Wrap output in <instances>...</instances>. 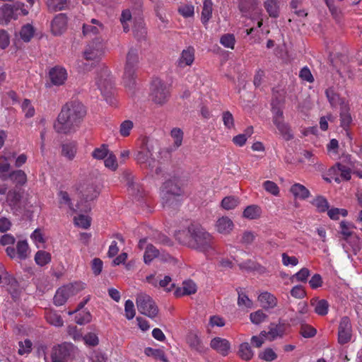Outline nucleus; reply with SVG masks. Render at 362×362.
<instances>
[{
  "mask_svg": "<svg viewBox=\"0 0 362 362\" xmlns=\"http://www.w3.org/2000/svg\"><path fill=\"white\" fill-rule=\"evenodd\" d=\"M300 334L305 338H311L316 335L315 328L308 324H302L300 328Z\"/></svg>",
  "mask_w": 362,
  "mask_h": 362,
  "instance_id": "49",
  "label": "nucleus"
},
{
  "mask_svg": "<svg viewBox=\"0 0 362 362\" xmlns=\"http://www.w3.org/2000/svg\"><path fill=\"white\" fill-rule=\"evenodd\" d=\"M312 204L317 208V211L320 213L327 211L329 207L328 201L322 196H317L315 198L312 202Z\"/></svg>",
  "mask_w": 362,
  "mask_h": 362,
  "instance_id": "37",
  "label": "nucleus"
},
{
  "mask_svg": "<svg viewBox=\"0 0 362 362\" xmlns=\"http://www.w3.org/2000/svg\"><path fill=\"white\" fill-rule=\"evenodd\" d=\"M136 303L141 314L152 319L158 315V308L150 296L145 293L138 294Z\"/></svg>",
  "mask_w": 362,
  "mask_h": 362,
  "instance_id": "5",
  "label": "nucleus"
},
{
  "mask_svg": "<svg viewBox=\"0 0 362 362\" xmlns=\"http://www.w3.org/2000/svg\"><path fill=\"white\" fill-rule=\"evenodd\" d=\"M9 177L19 185H23L27 182L26 174L21 170L11 172L9 175Z\"/></svg>",
  "mask_w": 362,
  "mask_h": 362,
  "instance_id": "44",
  "label": "nucleus"
},
{
  "mask_svg": "<svg viewBox=\"0 0 362 362\" xmlns=\"http://www.w3.org/2000/svg\"><path fill=\"white\" fill-rule=\"evenodd\" d=\"M3 281L7 286V291L11 294L12 298L16 301L20 297L21 291L20 285L16 279L8 272L4 270Z\"/></svg>",
  "mask_w": 362,
  "mask_h": 362,
  "instance_id": "11",
  "label": "nucleus"
},
{
  "mask_svg": "<svg viewBox=\"0 0 362 362\" xmlns=\"http://www.w3.org/2000/svg\"><path fill=\"white\" fill-rule=\"evenodd\" d=\"M144 352L148 356H153L155 358L160 359V361L164 362L168 361L164 351L160 349H156L151 347H147L145 349Z\"/></svg>",
  "mask_w": 362,
  "mask_h": 362,
  "instance_id": "45",
  "label": "nucleus"
},
{
  "mask_svg": "<svg viewBox=\"0 0 362 362\" xmlns=\"http://www.w3.org/2000/svg\"><path fill=\"white\" fill-rule=\"evenodd\" d=\"M103 265V261L100 258L95 257L91 261V269L95 276L101 273Z\"/></svg>",
  "mask_w": 362,
  "mask_h": 362,
  "instance_id": "64",
  "label": "nucleus"
},
{
  "mask_svg": "<svg viewBox=\"0 0 362 362\" xmlns=\"http://www.w3.org/2000/svg\"><path fill=\"white\" fill-rule=\"evenodd\" d=\"M170 90L169 86L158 78H153L150 86L149 98L155 104L163 106L169 100Z\"/></svg>",
  "mask_w": 362,
  "mask_h": 362,
  "instance_id": "4",
  "label": "nucleus"
},
{
  "mask_svg": "<svg viewBox=\"0 0 362 362\" xmlns=\"http://www.w3.org/2000/svg\"><path fill=\"white\" fill-rule=\"evenodd\" d=\"M261 215V209L257 205L247 206L243 211V216L249 219H256Z\"/></svg>",
  "mask_w": 362,
  "mask_h": 362,
  "instance_id": "38",
  "label": "nucleus"
},
{
  "mask_svg": "<svg viewBox=\"0 0 362 362\" xmlns=\"http://www.w3.org/2000/svg\"><path fill=\"white\" fill-rule=\"evenodd\" d=\"M160 192L183 196L184 189L180 178L178 176H173L165 180L160 187Z\"/></svg>",
  "mask_w": 362,
  "mask_h": 362,
  "instance_id": "8",
  "label": "nucleus"
},
{
  "mask_svg": "<svg viewBox=\"0 0 362 362\" xmlns=\"http://www.w3.org/2000/svg\"><path fill=\"white\" fill-rule=\"evenodd\" d=\"M108 153L107 146L103 144L100 148H97L93 151L92 156L95 159L100 160L105 158Z\"/></svg>",
  "mask_w": 362,
  "mask_h": 362,
  "instance_id": "56",
  "label": "nucleus"
},
{
  "mask_svg": "<svg viewBox=\"0 0 362 362\" xmlns=\"http://www.w3.org/2000/svg\"><path fill=\"white\" fill-rule=\"evenodd\" d=\"M216 228L219 233L228 234L233 228V223L228 216H222L217 220Z\"/></svg>",
  "mask_w": 362,
  "mask_h": 362,
  "instance_id": "20",
  "label": "nucleus"
},
{
  "mask_svg": "<svg viewBox=\"0 0 362 362\" xmlns=\"http://www.w3.org/2000/svg\"><path fill=\"white\" fill-rule=\"evenodd\" d=\"M92 320V315L89 311H82L78 313L75 317V322L78 325H85L90 322Z\"/></svg>",
  "mask_w": 362,
  "mask_h": 362,
  "instance_id": "51",
  "label": "nucleus"
},
{
  "mask_svg": "<svg viewBox=\"0 0 362 362\" xmlns=\"http://www.w3.org/2000/svg\"><path fill=\"white\" fill-rule=\"evenodd\" d=\"M103 30V25H99V26H95L93 25L83 24V34L85 36L88 35H98Z\"/></svg>",
  "mask_w": 362,
  "mask_h": 362,
  "instance_id": "48",
  "label": "nucleus"
},
{
  "mask_svg": "<svg viewBox=\"0 0 362 362\" xmlns=\"http://www.w3.org/2000/svg\"><path fill=\"white\" fill-rule=\"evenodd\" d=\"M326 96L331 104L332 106H336L338 104L340 105L341 102H344L341 100L339 98V95L336 93L332 88H329L325 90Z\"/></svg>",
  "mask_w": 362,
  "mask_h": 362,
  "instance_id": "47",
  "label": "nucleus"
},
{
  "mask_svg": "<svg viewBox=\"0 0 362 362\" xmlns=\"http://www.w3.org/2000/svg\"><path fill=\"white\" fill-rule=\"evenodd\" d=\"M178 12L185 18L192 17L194 13V7L192 4H184L178 8Z\"/></svg>",
  "mask_w": 362,
  "mask_h": 362,
  "instance_id": "59",
  "label": "nucleus"
},
{
  "mask_svg": "<svg viewBox=\"0 0 362 362\" xmlns=\"http://www.w3.org/2000/svg\"><path fill=\"white\" fill-rule=\"evenodd\" d=\"M339 227L340 233L346 241H348L349 238L354 234L353 229L356 228L354 223L346 221H341L339 223Z\"/></svg>",
  "mask_w": 362,
  "mask_h": 362,
  "instance_id": "32",
  "label": "nucleus"
},
{
  "mask_svg": "<svg viewBox=\"0 0 362 362\" xmlns=\"http://www.w3.org/2000/svg\"><path fill=\"white\" fill-rule=\"evenodd\" d=\"M66 0H47V6L51 13L57 12L64 9Z\"/></svg>",
  "mask_w": 362,
  "mask_h": 362,
  "instance_id": "41",
  "label": "nucleus"
},
{
  "mask_svg": "<svg viewBox=\"0 0 362 362\" xmlns=\"http://www.w3.org/2000/svg\"><path fill=\"white\" fill-rule=\"evenodd\" d=\"M259 358L265 361H272L277 358L276 354L271 348H267L259 353Z\"/></svg>",
  "mask_w": 362,
  "mask_h": 362,
  "instance_id": "61",
  "label": "nucleus"
},
{
  "mask_svg": "<svg viewBox=\"0 0 362 362\" xmlns=\"http://www.w3.org/2000/svg\"><path fill=\"white\" fill-rule=\"evenodd\" d=\"M104 54L103 40L100 37H95L88 45L83 52L86 60L96 61Z\"/></svg>",
  "mask_w": 362,
  "mask_h": 362,
  "instance_id": "6",
  "label": "nucleus"
},
{
  "mask_svg": "<svg viewBox=\"0 0 362 362\" xmlns=\"http://www.w3.org/2000/svg\"><path fill=\"white\" fill-rule=\"evenodd\" d=\"M211 347L223 356H227L230 349V343L228 340L220 337H215L211 341Z\"/></svg>",
  "mask_w": 362,
  "mask_h": 362,
  "instance_id": "18",
  "label": "nucleus"
},
{
  "mask_svg": "<svg viewBox=\"0 0 362 362\" xmlns=\"http://www.w3.org/2000/svg\"><path fill=\"white\" fill-rule=\"evenodd\" d=\"M49 76L51 82L55 86L64 84L67 78L66 69L58 66H56L49 70Z\"/></svg>",
  "mask_w": 362,
  "mask_h": 362,
  "instance_id": "16",
  "label": "nucleus"
},
{
  "mask_svg": "<svg viewBox=\"0 0 362 362\" xmlns=\"http://www.w3.org/2000/svg\"><path fill=\"white\" fill-rule=\"evenodd\" d=\"M134 127L131 120H125L120 124L119 133L122 136H127Z\"/></svg>",
  "mask_w": 362,
  "mask_h": 362,
  "instance_id": "63",
  "label": "nucleus"
},
{
  "mask_svg": "<svg viewBox=\"0 0 362 362\" xmlns=\"http://www.w3.org/2000/svg\"><path fill=\"white\" fill-rule=\"evenodd\" d=\"M250 320L255 325H259L267 318V315L262 310L252 313L250 315Z\"/></svg>",
  "mask_w": 362,
  "mask_h": 362,
  "instance_id": "58",
  "label": "nucleus"
},
{
  "mask_svg": "<svg viewBox=\"0 0 362 362\" xmlns=\"http://www.w3.org/2000/svg\"><path fill=\"white\" fill-rule=\"evenodd\" d=\"M290 192L296 198L305 199L310 196V191L303 185L296 183L290 188Z\"/></svg>",
  "mask_w": 362,
  "mask_h": 362,
  "instance_id": "26",
  "label": "nucleus"
},
{
  "mask_svg": "<svg viewBox=\"0 0 362 362\" xmlns=\"http://www.w3.org/2000/svg\"><path fill=\"white\" fill-rule=\"evenodd\" d=\"M303 3V0H291L290 3V6L291 9L294 11V13L300 17H305L308 13L305 12L304 9H298V8L301 6Z\"/></svg>",
  "mask_w": 362,
  "mask_h": 362,
  "instance_id": "57",
  "label": "nucleus"
},
{
  "mask_svg": "<svg viewBox=\"0 0 362 362\" xmlns=\"http://www.w3.org/2000/svg\"><path fill=\"white\" fill-rule=\"evenodd\" d=\"M175 237L182 245L202 252H207L214 248L212 235L199 226L191 224L187 230L177 231Z\"/></svg>",
  "mask_w": 362,
  "mask_h": 362,
  "instance_id": "2",
  "label": "nucleus"
},
{
  "mask_svg": "<svg viewBox=\"0 0 362 362\" xmlns=\"http://www.w3.org/2000/svg\"><path fill=\"white\" fill-rule=\"evenodd\" d=\"M238 355L245 361H250L253 356V351L247 342L243 343L239 346Z\"/></svg>",
  "mask_w": 362,
  "mask_h": 362,
  "instance_id": "35",
  "label": "nucleus"
},
{
  "mask_svg": "<svg viewBox=\"0 0 362 362\" xmlns=\"http://www.w3.org/2000/svg\"><path fill=\"white\" fill-rule=\"evenodd\" d=\"M136 160L142 168L148 169L151 172L153 170L156 165V160L153 157V153L147 154L141 149L137 153Z\"/></svg>",
  "mask_w": 362,
  "mask_h": 362,
  "instance_id": "14",
  "label": "nucleus"
},
{
  "mask_svg": "<svg viewBox=\"0 0 362 362\" xmlns=\"http://www.w3.org/2000/svg\"><path fill=\"white\" fill-rule=\"evenodd\" d=\"M220 42L225 47L233 49L235 42V36L230 33L225 34L221 36Z\"/></svg>",
  "mask_w": 362,
  "mask_h": 362,
  "instance_id": "52",
  "label": "nucleus"
},
{
  "mask_svg": "<svg viewBox=\"0 0 362 362\" xmlns=\"http://www.w3.org/2000/svg\"><path fill=\"white\" fill-rule=\"evenodd\" d=\"M23 111L25 112V116L27 118H30L35 115V108L31 105L30 100L28 99H24L21 105Z\"/></svg>",
  "mask_w": 362,
  "mask_h": 362,
  "instance_id": "55",
  "label": "nucleus"
},
{
  "mask_svg": "<svg viewBox=\"0 0 362 362\" xmlns=\"http://www.w3.org/2000/svg\"><path fill=\"white\" fill-rule=\"evenodd\" d=\"M194 59V49L192 47H189L187 49L182 52L181 57L179 59V64L191 65Z\"/></svg>",
  "mask_w": 362,
  "mask_h": 362,
  "instance_id": "33",
  "label": "nucleus"
},
{
  "mask_svg": "<svg viewBox=\"0 0 362 362\" xmlns=\"http://www.w3.org/2000/svg\"><path fill=\"white\" fill-rule=\"evenodd\" d=\"M264 6L272 18H276L279 16V2L277 0H267L264 2Z\"/></svg>",
  "mask_w": 362,
  "mask_h": 362,
  "instance_id": "27",
  "label": "nucleus"
},
{
  "mask_svg": "<svg viewBox=\"0 0 362 362\" xmlns=\"http://www.w3.org/2000/svg\"><path fill=\"white\" fill-rule=\"evenodd\" d=\"M274 124L286 141H290L293 139L294 136L292 133L291 127L288 123H286L284 120L276 121V119L275 123Z\"/></svg>",
  "mask_w": 362,
  "mask_h": 362,
  "instance_id": "23",
  "label": "nucleus"
},
{
  "mask_svg": "<svg viewBox=\"0 0 362 362\" xmlns=\"http://www.w3.org/2000/svg\"><path fill=\"white\" fill-rule=\"evenodd\" d=\"M182 197V195H174L160 192L162 206L164 209L176 210L180 204Z\"/></svg>",
  "mask_w": 362,
  "mask_h": 362,
  "instance_id": "12",
  "label": "nucleus"
},
{
  "mask_svg": "<svg viewBox=\"0 0 362 362\" xmlns=\"http://www.w3.org/2000/svg\"><path fill=\"white\" fill-rule=\"evenodd\" d=\"M34 28L30 24H26L21 28L20 35L24 42H29L34 35Z\"/></svg>",
  "mask_w": 362,
  "mask_h": 362,
  "instance_id": "46",
  "label": "nucleus"
},
{
  "mask_svg": "<svg viewBox=\"0 0 362 362\" xmlns=\"http://www.w3.org/2000/svg\"><path fill=\"white\" fill-rule=\"evenodd\" d=\"M28 245L26 240H20L17 243L16 251L18 257L21 259H25L28 256Z\"/></svg>",
  "mask_w": 362,
  "mask_h": 362,
  "instance_id": "43",
  "label": "nucleus"
},
{
  "mask_svg": "<svg viewBox=\"0 0 362 362\" xmlns=\"http://www.w3.org/2000/svg\"><path fill=\"white\" fill-rule=\"evenodd\" d=\"M238 204V199L234 197H226L223 199L221 202V206L226 210L234 209Z\"/></svg>",
  "mask_w": 362,
  "mask_h": 362,
  "instance_id": "54",
  "label": "nucleus"
},
{
  "mask_svg": "<svg viewBox=\"0 0 362 362\" xmlns=\"http://www.w3.org/2000/svg\"><path fill=\"white\" fill-rule=\"evenodd\" d=\"M76 151L77 146L75 142H70L62 145V155L69 160L74 158Z\"/></svg>",
  "mask_w": 362,
  "mask_h": 362,
  "instance_id": "31",
  "label": "nucleus"
},
{
  "mask_svg": "<svg viewBox=\"0 0 362 362\" xmlns=\"http://www.w3.org/2000/svg\"><path fill=\"white\" fill-rule=\"evenodd\" d=\"M311 305L315 307L314 310L317 315L325 316L328 313L329 305L327 300L313 299Z\"/></svg>",
  "mask_w": 362,
  "mask_h": 362,
  "instance_id": "25",
  "label": "nucleus"
},
{
  "mask_svg": "<svg viewBox=\"0 0 362 362\" xmlns=\"http://www.w3.org/2000/svg\"><path fill=\"white\" fill-rule=\"evenodd\" d=\"M352 328L351 320L349 317H343L338 327V342L340 344H345L351 341L352 336Z\"/></svg>",
  "mask_w": 362,
  "mask_h": 362,
  "instance_id": "10",
  "label": "nucleus"
},
{
  "mask_svg": "<svg viewBox=\"0 0 362 362\" xmlns=\"http://www.w3.org/2000/svg\"><path fill=\"white\" fill-rule=\"evenodd\" d=\"M171 136L174 139V146L178 148L182 145L183 139V132L180 128H173L170 132Z\"/></svg>",
  "mask_w": 362,
  "mask_h": 362,
  "instance_id": "50",
  "label": "nucleus"
},
{
  "mask_svg": "<svg viewBox=\"0 0 362 362\" xmlns=\"http://www.w3.org/2000/svg\"><path fill=\"white\" fill-rule=\"evenodd\" d=\"M243 288L238 287L236 291L238 293V305L239 307L245 306L246 308H252V301L248 298L246 293L243 291Z\"/></svg>",
  "mask_w": 362,
  "mask_h": 362,
  "instance_id": "40",
  "label": "nucleus"
},
{
  "mask_svg": "<svg viewBox=\"0 0 362 362\" xmlns=\"http://www.w3.org/2000/svg\"><path fill=\"white\" fill-rule=\"evenodd\" d=\"M90 221L91 218L83 214H80L78 217L74 218L75 224L84 229H87L90 227Z\"/></svg>",
  "mask_w": 362,
  "mask_h": 362,
  "instance_id": "53",
  "label": "nucleus"
},
{
  "mask_svg": "<svg viewBox=\"0 0 362 362\" xmlns=\"http://www.w3.org/2000/svg\"><path fill=\"white\" fill-rule=\"evenodd\" d=\"M72 346L69 344H62L52 348V362H68L71 357Z\"/></svg>",
  "mask_w": 362,
  "mask_h": 362,
  "instance_id": "9",
  "label": "nucleus"
},
{
  "mask_svg": "<svg viewBox=\"0 0 362 362\" xmlns=\"http://www.w3.org/2000/svg\"><path fill=\"white\" fill-rule=\"evenodd\" d=\"M257 5V0H238V8L243 14H247L254 11Z\"/></svg>",
  "mask_w": 362,
  "mask_h": 362,
  "instance_id": "30",
  "label": "nucleus"
},
{
  "mask_svg": "<svg viewBox=\"0 0 362 362\" xmlns=\"http://www.w3.org/2000/svg\"><path fill=\"white\" fill-rule=\"evenodd\" d=\"M67 27V17L64 13L57 15L52 21L51 30L54 35H62Z\"/></svg>",
  "mask_w": 362,
  "mask_h": 362,
  "instance_id": "15",
  "label": "nucleus"
},
{
  "mask_svg": "<svg viewBox=\"0 0 362 362\" xmlns=\"http://www.w3.org/2000/svg\"><path fill=\"white\" fill-rule=\"evenodd\" d=\"M258 300L264 309L273 308L276 305V298L270 293L264 292L258 296Z\"/></svg>",
  "mask_w": 362,
  "mask_h": 362,
  "instance_id": "24",
  "label": "nucleus"
},
{
  "mask_svg": "<svg viewBox=\"0 0 362 362\" xmlns=\"http://www.w3.org/2000/svg\"><path fill=\"white\" fill-rule=\"evenodd\" d=\"M213 2L211 0H204L202 11L201 21L204 25H206L212 16Z\"/></svg>",
  "mask_w": 362,
  "mask_h": 362,
  "instance_id": "28",
  "label": "nucleus"
},
{
  "mask_svg": "<svg viewBox=\"0 0 362 362\" xmlns=\"http://www.w3.org/2000/svg\"><path fill=\"white\" fill-rule=\"evenodd\" d=\"M187 343L193 351L198 353H202L204 351V346L199 337L195 333L190 332L188 334L187 337Z\"/></svg>",
  "mask_w": 362,
  "mask_h": 362,
  "instance_id": "22",
  "label": "nucleus"
},
{
  "mask_svg": "<svg viewBox=\"0 0 362 362\" xmlns=\"http://www.w3.org/2000/svg\"><path fill=\"white\" fill-rule=\"evenodd\" d=\"M125 317L128 320H132L136 315L134 303L131 300H127L124 304Z\"/></svg>",
  "mask_w": 362,
  "mask_h": 362,
  "instance_id": "62",
  "label": "nucleus"
},
{
  "mask_svg": "<svg viewBox=\"0 0 362 362\" xmlns=\"http://www.w3.org/2000/svg\"><path fill=\"white\" fill-rule=\"evenodd\" d=\"M21 199L22 195L21 192L16 189H10L6 193V202L12 209H15L18 206Z\"/></svg>",
  "mask_w": 362,
  "mask_h": 362,
  "instance_id": "29",
  "label": "nucleus"
},
{
  "mask_svg": "<svg viewBox=\"0 0 362 362\" xmlns=\"http://www.w3.org/2000/svg\"><path fill=\"white\" fill-rule=\"evenodd\" d=\"M159 255V250L152 244L147 245L144 255V260L146 264H149L151 261Z\"/></svg>",
  "mask_w": 362,
  "mask_h": 362,
  "instance_id": "39",
  "label": "nucleus"
},
{
  "mask_svg": "<svg viewBox=\"0 0 362 362\" xmlns=\"http://www.w3.org/2000/svg\"><path fill=\"white\" fill-rule=\"evenodd\" d=\"M139 64L138 50L130 48L126 57L123 80L127 88L132 90L135 86V74Z\"/></svg>",
  "mask_w": 362,
  "mask_h": 362,
  "instance_id": "3",
  "label": "nucleus"
},
{
  "mask_svg": "<svg viewBox=\"0 0 362 362\" xmlns=\"http://www.w3.org/2000/svg\"><path fill=\"white\" fill-rule=\"evenodd\" d=\"M0 12L6 22H8L11 19H17L18 18V13H15L13 7L10 4H4L1 6Z\"/></svg>",
  "mask_w": 362,
  "mask_h": 362,
  "instance_id": "36",
  "label": "nucleus"
},
{
  "mask_svg": "<svg viewBox=\"0 0 362 362\" xmlns=\"http://www.w3.org/2000/svg\"><path fill=\"white\" fill-rule=\"evenodd\" d=\"M197 292V286L192 280H187L183 281L182 287H177L175 291L174 295L175 297L179 298L183 296H189L194 294Z\"/></svg>",
  "mask_w": 362,
  "mask_h": 362,
  "instance_id": "17",
  "label": "nucleus"
},
{
  "mask_svg": "<svg viewBox=\"0 0 362 362\" xmlns=\"http://www.w3.org/2000/svg\"><path fill=\"white\" fill-rule=\"evenodd\" d=\"M82 193L81 200L76 204V207L82 212L88 213L90 211L91 207L86 203L96 199L99 192L93 185H88Z\"/></svg>",
  "mask_w": 362,
  "mask_h": 362,
  "instance_id": "7",
  "label": "nucleus"
},
{
  "mask_svg": "<svg viewBox=\"0 0 362 362\" xmlns=\"http://www.w3.org/2000/svg\"><path fill=\"white\" fill-rule=\"evenodd\" d=\"M96 83L100 91L104 94L110 93L114 86L112 77L107 70H105L101 73Z\"/></svg>",
  "mask_w": 362,
  "mask_h": 362,
  "instance_id": "13",
  "label": "nucleus"
},
{
  "mask_svg": "<svg viewBox=\"0 0 362 362\" xmlns=\"http://www.w3.org/2000/svg\"><path fill=\"white\" fill-rule=\"evenodd\" d=\"M340 120L341 126L346 130L352 122V117L349 112V104L345 102L340 103Z\"/></svg>",
  "mask_w": 362,
  "mask_h": 362,
  "instance_id": "19",
  "label": "nucleus"
},
{
  "mask_svg": "<svg viewBox=\"0 0 362 362\" xmlns=\"http://www.w3.org/2000/svg\"><path fill=\"white\" fill-rule=\"evenodd\" d=\"M35 260L37 264L42 267L51 261V255L44 250H39L35 255Z\"/></svg>",
  "mask_w": 362,
  "mask_h": 362,
  "instance_id": "42",
  "label": "nucleus"
},
{
  "mask_svg": "<svg viewBox=\"0 0 362 362\" xmlns=\"http://www.w3.org/2000/svg\"><path fill=\"white\" fill-rule=\"evenodd\" d=\"M86 115V108L81 102H67L62 106L54 123V129L58 134H69L75 132Z\"/></svg>",
  "mask_w": 362,
  "mask_h": 362,
  "instance_id": "1",
  "label": "nucleus"
},
{
  "mask_svg": "<svg viewBox=\"0 0 362 362\" xmlns=\"http://www.w3.org/2000/svg\"><path fill=\"white\" fill-rule=\"evenodd\" d=\"M269 328L268 334L271 337V340H274L277 337H282L285 331L284 324L281 323L275 324L272 322Z\"/></svg>",
  "mask_w": 362,
  "mask_h": 362,
  "instance_id": "34",
  "label": "nucleus"
},
{
  "mask_svg": "<svg viewBox=\"0 0 362 362\" xmlns=\"http://www.w3.org/2000/svg\"><path fill=\"white\" fill-rule=\"evenodd\" d=\"M71 293V286H63L59 288L54 296V303L56 305H62L68 300Z\"/></svg>",
  "mask_w": 362,
  "mask_h": 362,
  "instance_id": "21",
  "label": "nucleus"
},
{
  "mask_svg": "<svg viewBox=\"0 0 362 362\" xmlns=\"http://www.w3.org/2000/svg\"><path fill=\"white\" fill-rule=\"evenodd\" d=\"M264 189L272 195L277 196L279 194L278 185L272 181L267 180L263 183Z\"/></svg>",
  "mask_w": 362,
  "mask_h": 362,
  "instance_id": "60",
  "label": "nucleus"
}]
</instances>
